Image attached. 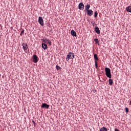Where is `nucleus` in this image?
Returning <instances> with one entry per match:
<instances>
[{"instance_id": "obj_1", "label": "nucleus", "mask_w": 131, "mask_h": 131, "mask_svg": "<svg viewBox=\"0 0 131 131\" xmlns=\"http://www.w3.org/2000/svg\"><path fill=\"white\" fill-rule=\"evenodd\" d=\"M105 74L107 77L109 78H111L112 76V74H111V71L110 68H108V67H105Z\"/></svg>"}, {"instance_id": "obj_2", "label": "nucleus", "mask_w": 131, "mask_h": 131, "mask_svg": "<svg viewBox=\"0 0 131 131\" xmlns=\"http://www.w3.org/2000/svg\"><path fill=\"white\" fill-rule=\"evenodd\" d=\"M75 54L74 53H72V52H69V54H68L66 57L67 61H68L70 59H73L74 58Z\"/></svg>"}, {"instance_id": "obj_3", "label": "nucleus", "mask_w": 131, "mask_h": 131, "mask_svg": "<svg viewBox=\"0 0 131 131\" xmlns=\"http://www.w3.org/2000/svg\"><path fill=\"white\" fill-rule=\"evenodd\" d=\"M32 59L33 62H35V63H37V62L38 61V57L36 54H33Z\"/></svg>"}, {"instance_id": "obj_4", "label": "nucleus", "mask_w": 131, "mask_h": 131, "mask_svg": "<svg viewBox=\"0 0 131 131\" xmlns=\"http://www.w3.org/2000/svg\"><path fill=\"white\" fill-rule=\"evenodd\" d=\"M38 22L39 23V24H40V25H41L42 26H44V20L42 18V17L41 16H39L38 17Z\"/></svg>"}, {"instance_id": "obj_5", "label": "nucleus", "mask_w": 131, "mask_h": 131, "mask_svg": "<svg viewBox=\"0 0 131 131\" xmlns=\"http://www.w3.org/2000/svg\"><path fill=\"white\" fill-rule=\"evenodd\" d=\"M42 40L43 42L48 43L50 45H52V41L48 38H43Z\"/></svg>"}, {"instance_id": "obj_6", "label": "nucleus", "mask_w": 131, "mask_h": 131, "mask_svg": "<svg viewBox=\"0 0 131 131\" xmlns=\"http://www.w3.org/2000/svg\"><path fill=\"white\" fill-rule=\"evenodd\" d=\"M78 7L79 9H80V10H83L84 7L83 3H79Z\"/></svg>"}, {"instance_id": "obj_7", "label": "nucleus", "mask_w": 131, "mask_h": 131, "mask_svg": "<svg viewBox=\"0 0 131 131\" xmlns=\"http://www.w3.org/2000/svg\"><path fill=\"white\" fill-rule=\"evenodd\" d=\"M90 7H91V5L90 4H87V5L85 6V10L87 11L88 15H89V11Z\"/></svg>"}, {"instance_id": "obj_8", "label": "nucleus", "mask_w": 131, "mask_h": 131, "mask_svg": "<svg viewBox=\"0 0 131 131\" xmlns=\"http://www.w3.org/2000/svg\"><path fill=\"white\" fill-rule=\"evenodd\" d=\"M95 31L97 34H100V30L98 27V26H96L95 27Z\"/></svg>"}, {"instance_id": "obj_9", "label": "nucleus", "mask_w": 131, "mask_h": 131, "mask_svg": "<svg viewBox=\"0 0 131 131\" xmlns=\"http://www.w3.org/2000/svg\"><path fill=\"white\" fill-rule=\"evenodd\" d=\"M23 49H24L25 51L27 50V49L28 48L27 43H23Z\"/></svg>"}, {"instance_id": "obj_10", "label": "nucleus", "mask_w": 131, "mask_h": 131, "mask_svg": "<svg viewBox=\"0 0 131 131\" xmlns=\"http://www.w3.org/2000/svg\"><path fill=\"white\" fill-rule=\"evenodd\" d=\"M48 45L46 44V42H44V43H42V48L46 50L47 49Z\"/></svg>"}, {"instance_id": "obj_11", "label": "nucleus", "mask_w": 131, "mask_h": 131, "mask_svg": "<svg viewBox=\"0 0 131 131\" xmlns=\"http://www.w3.org/2000/svg\"><path fill=\"white\" fill-rule=\"evenodd\" d=\"M94 57L95 61H99V58L98 57V55L96 53H94Z\"/></svg>"}, {"instance_id": "obj_12", "label": "nucleus", "mask_w": 131, "mask_h": 131, "mask_svg": "<svg viewBox=\"0 0 131 131\" xmlns=\"http://www.w3.org/2000/svg\"><path fill=\"white\" fill-rule=\"evenodd\" d=\"M49 106L50 105H49V104H47V103H42L41 105L42 108L46 107V108H49Z\"/></svg>"}, {"instance_id": "obj_13", "label": "nucleus", "mask_w": 131, "mask_h": 131, "mask_svg": "<svg viewBox=\"0 0 131 131\" xmlns=\"http://www.w3.org/2000/svg\"><path fill=\"white\" fill-rule=\"evenodd\" d=\"M71 33L73 36H77V33L75 30H71Z\"/></svg>"}, {"instance_id": "obj_14", "label": "nucleus", "mask_w": 131, "mask_h": 131, "mask_svg": "<svg viewBox=\"0 0 131 131\" xmlns=\"http://www.w3.org/2000/svg\"><path fill=\"white\" fill-rule=\"evenodd\" d=\"M94 14V11L92 10L91 9H89L88 12V15L89 16H92V15Z\"/></svg>"}, {"instance_id": "obj_15", "label": "nucleus", "mask_w": 131, "mask_h": 131, "mask_svg": "<svg viewBox=\"0 0 131 131\" xmlns=\"http://www.w3.org/2000/svg\"><path fill=\"white\" fill-rule=\"evenodd\" d=\"M126 10L127 12H130L131 13V6H127L126 8Z\"/></svg>"}, {"instance_id": "obj_16", "label": "nucleus", "mask_w": 131, "mask_h": 131, "mask_svg": "<svg viewBox=\"0 0 131 131\" xmlns=\"http://www.w3.org/2000/svg\"><path fill=\"white\" fill-rule=\"evenodd\" d=\"M112 77H111V78L109 79V84L110 85H112V84H113V79H111Z\"/></svg>"}, {"instance_id": "obj_17", "label": "nucleus", "mask_w": 131, "mask_h": 131, "mask_svg": "<svg viewBox=\"0 0 131 131\" xmlns=\"http://www.w3.org/2000/svg\"><path fill=\"white\" fill-rule=\"evenodd\" d=\"M100 131H107V128H106V127H103L100 129Z\"/></svg>"}, {"instance_id": "obj_18", "label": "nucleus", "mask_w": 131, "mask_h": 131, "mask_svg": "<svg viewBox=\"0 0 131 131\" xmlns=\"http://www.w3.org/2000/svg\"><path fill=\"white\" fill-rule=\"evenodd\" d=\"M98 13L97 11H95L94 17H95V18H97V17H98Z\"/></svg>"}, {"instance_id": "obj_19", "label": "nucleus", "mask_w": 131, "mask_h": 131, "mask_svg": "<svg viewBox=\"0 0 131 131\" xmlns=\"http://www.w3.org/2000/svg\"><path fill=\"white\" fill-rule=\"evenodd\" d=\"M94 41H95V42L96 43H98V44H100V42H99V39H98L97 38L94 39Z\"/></svg>"}, {"instance_id": "obj_20", "label": "nucleus", "mask_w": 131, "mask_h": 131, "mask_svg": "<svg viewBox=\"0 0 131 131\" xmlns=\"http://www.w3.org/2000/svg\"><path fill=\"white\" fill-rule=\"evenodd\" d=\"M95 64L96 69H98L99 67H98L97 61H95Z\"/></svg>"}, {"instance_id": "obj_21", "label": "nucleus", "mask_w": 131, "mask_h": 131, "mask_svg": "<svg viewBox=\"0 0 131 131\" xmlns=\"http://www.w3.org/2000/svg\"><path fill=\"white\" fill-rule=\"evenodd\" d=\"M25 30H22V31L20 32V35L23 36V34H24Z\"/></svg>"}, {"instance_id": "obj_22", "label": "nucleus", "mask_w": 131, "mask_h": 131, "mask_svg": "<svg viewBox=\"0 0 131 131\" xmlns=\"http://www.w3.org/2000/svg\"><path fill=\"white\" fill-rule=\"evenodd\" d=\"M57 70H59V69H61V67H59V66H56Z\"/></svg>"}, {"instance_id": "obj_23", "label": "nucleus", "mask_w": 131, "mask_h": 131, "mask_svg": "<svg viewBox=\"0 0 131 131\" xmlns=\"http://www.w3.org/2000/svg\"><path fill=\"white\" fill-rule=\"evenodd\" d=\"M125 112L126 113H128L129 110L127 107H125Z\"/></svg>"}, {"instance_id": "obj_24", "label": "nucleus", "mask_w": 131, "mask_h": 131, "mask_svg": "<svg viewBox=\"0 0 131 131\" xmlns=\"http://www.w3.org/2000/svg\"><path fill=\"white\" fill-rule=\"evenodd\" d=\"M32 122L34 124V126H36V123L35 121H34V120H32Z\"/></svg>"}, {"instance_id": "obj_25", "label": "nucleus", "mask_w": 131, "mask_h": 131, "mask_svg": "<svg viewBox=\"0 0 131 131\" xmlns=\"http://www.w3.org/2000/svg\"><path fill=\"white\" fill-rule=\"evenodd\" d=\"M115 131H120L119 129H118L117 128H115Z\"/></svg>"}, {"instance_id": "obj_26", "label": "nucleus", "mask_w": 131, "mask_h": 131, "mask_svg": "<svg viewBox=\"0 0 131 131\" xmlns=\"http://www.w3.org/2000/svg\"><path fill=\"white\" fill-rule=\"evenodd\" d=\"M130 104H131V100H130Z\"/></svg>"}, {"instance_id": "obj_27", "label": "nucleus", "mask_w": 131, "mask_h": 131, "mask_svg": "<svg viewBox=\"0 0 131 131\" xmlns=\"http://www.w3.org/2000/svg\"><path fill=\"white\" fill-rule=\"evenodd\" d=\"M130 62H131V60H130Z\"/></svg>"}]
</instances>
